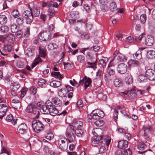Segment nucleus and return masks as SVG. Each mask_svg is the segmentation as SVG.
Returning <instances> with one entry per match:
<instances>
[{
    "label": "nucleus",
    "mask_w": 155,
    "mask_h": 155,
    "mask_svg": "<svg viewBox=\"0 0 155 155\" xmlns=\"http://www.w3.org/2000/svg\"><path fill=\"white\" fill-rule=\"evenodd\" d=\"M46 49L44 46H40L39 48V53L41 57L45 58L46 56Z\"/></svg>",
    "instance_id": "obj_25"
},
{
    "label": "nucleus",
    "mask_w": 155,
    "mask_h": 155,
    "mask_svg": "<svg viewBox=\"0 0 155 155\" xmlns=\"http://www.w3.org/2000/svg\"><path fill=\"white\" fill-rule=\"evenodd\" d=\"M83 103L82 101L81 100H79L77 101L76 104V106L79 108L80 107H81L83 106Z\"/></svg>",
    "instance_id": "obj_63"
},
{
    "label": "nucleus",
    "mask_w": 155,
    "mask_h": 155,
    "mask_svg": "<svg viewBox=\"0 0 155 155\" xmlns=\"http://www.w3.org/2000/svg\"><path fill=\"white\" fill-rule=\"evenodd\" d=\"M17 130L18 132L21 134L26 133L28 131V127L27 125L25 123H22L18 127Z\"/></svg>",
    "instance_id": "obj_12"
},
{
    "label": "nucleus",
    "mask_w": 155,
    "mask_h": 155,
    "mask_svg": "<svg viewBox=\"0 0 155 155\" xmlns=\"http://www.w3.org/2000/svg\"><path fill=\"white\" fill-rule=\"evenodd\" d=\"M7 21V18L4 15H0V24L1 25L5 24Z\"/></svg>",
    "instance_id": "obj_33"
},
{
    "label": "nucleus",
    "mask_w": 155,
    "mask_h": 155,
    "mask_svg": "<svg viewBox=\"0 0 155 155\" xmlns=\"http://www.w3.org/2000/svg\"><path fill=\"white\" fill-rule=\"evenodd\" d=\"M30 11H25L22 14V16L25 19L26 23L28 24H31L33 20V15L31 8Z\"/></svg>",
    "instance_id": "obj_4"
},
{
    "label": "nucleus",
    "mask_w": 155,
    "mask_h": 155,
    "mask_svg": "<svg viewBox=\"0 0 155 155\" xmlns=\"http://www.w3.org/2000/svg\"><path fill=\"white\" fill-rule=\"evenodd\" d=\"M75 30V31H77L78 33L81 34L82 38H83V36L84 37V38L86 37L87 39L88 38V35L86 34L84 35L82 33V32L81 31H80V28H79L78 27H76Z\"/></svg>",
    "instance_id": "obj_55"
},
{
    "label": "nucleus",
    "mask_w": 155,
    "mask_h": 155,
    "mask_svg": "<svg viewBox=\"0 0 155 155\" xmlns=\"http://www.w3.org/2000/svg\"><path fill=\"white\" fill-rule=\"evenodd\" d=\"M142 57L141 51L140 50H138L134 54H133V58L137 60H140Z\"/></svg>",
    "instance_id": "obj_30"
},
{
    "label": "nucleus",
    "mask_w": 155,
    "mask_h": 155,
    "mask_svg": "<svg viewBox=\"0 0 155 155\" xmlns=\"http://www.w3.org/2000/svg\"><path fill=\"white\" fill-rule=\"evenodd\" d=\"M92 82L91 79L89 78H87L85 76L82 79L79 81V84L83 85V84L84 85V89L85 90L89 86Z\"/></svg>",
    "instance_id": "obj_9"
},
{
    "label": "nucleus",
    "mask_w": 155,
    "mask_h": 155,
    "mask_svg": "<svg viewBox=\"0 0 155 155\" xmlns=\"http://www.w3.org/2000/svg\"><path fill=\"white\" fill-rule=\"evenodd\" d=\"M6 39L9 42L13 43L15 41V36L12 34H8L6 36Z\"/></svg>",
    "instance_id": "obj_31"
},
{
    "label": "nucleus",
    "mask_w": 155,
    "mask_h": 155,
    "mask_svg": "<svg viewBox=\"0 0 155 155\" xmlns=\"http://www.w3.org/2000/svg\"><path fill=\"white\" fill-rule=\"evenodd\" d=\"M147 16L145 14H143L141 15L140 17V20L141 23H145L146 20Z\"/></svg>",
    "instance_id": "obj_52"
},
{
    "label": "nucleus",
    "mask_w": 155,
    "mask_h": 155,
    "mask_svg": "<svg viewBox=\"0 0 155 155\" xmlns=\"http://www.w3.org/2000/svg\"><path fill=\"white\" fill-rule=\"evenodd\" d=\"M95 134L97 135V136L95 135L94 137L92 142L94 144V146L98 147L100 152L103 153L106 151L105 145L108 146L110 143L111 139L107 137L103 138V136H99L96 133Z\"/></svg>",
    "instance_id": "obj_1"
},
{
    "label": "nucleus",
    "mask_w": 155,
    "mask_h": 155,
    "mask_svg": "<svg viewBox=\"0 0 155 155\" xmlns=\"http://www.w3.org/2000/svg\"><path fill=\"white\" fill-rule=\"evenodd\" d=\"M26 111L28 113L32 114L35 115V117L38 118L39 114V109L37 108L35 105L30 104L28 105L26 109Z\"/></svg>",
    "instance_id": "obj_5"
},
{
    "label": "nucleus",
    "mask_w": 155,
    "mask_h": 155,
    "mask_svg": "<svg viewBox=\"0 0 155 155\" xmlns=\"http://www.w3.org/2000/svg\"><path fill=\"white\" fill-rule=\"evenodd\" d=\"M145 45L147 46L152 45L154 43L153 38L150 36H147L145 40Z\"/></svg>",
    "instance_id": "obj_19"
},
{
    "label": "nucleus",
    "mask_w": 155,
    "mask_h": 155,
    "mask_svg": "<svg viewBox=\"0 0 155 155\" xmlns=\"http://www.w3.org/2000/svg\"><path fill=\"white\" fill-rule=\"evenodd\" d=\"M40 110L43 114H50L52 116H55L58 113V110L53 107L52 103L49 100L46 101L45 105L41 107Z\"/></svg>",
    "instance_id": "obj_2"
},
{
    "label": "nucleus",
    "mask_w": 155,
    "mask_h": 155,
    "mask_svg": "<svg viewBox=\"0 0 155 155\" xmlns=\"http://www.w3.org/2000/svg\"><path fill=\"white\" fill-rule=\"evenodd\" d=\"M51 101L56 107H60L62 105L61 101L58 97H54L52 99Z\"/></svg>",
    "instance_id": "obj_24"
},
{
    "label": "nucleus",
    "mask_w": 155,
    "mask_h": 155,
    "mask_svg": "<svg viewBox=\"0 0 155 155\" xmlns=\"http://www.w3.org/2000/svg\"><path fill=\"white\" fill-rule=\"evenodd\" d=\"M94 123L97 127H100L102 126L104 124V122L103 120L98 119L96 120Z\"/></svg>",
    "instance_id": "obj_50"
},
{
    "label": "nucleus",
    "mask_w": 155,
    "mask_h": 155,
    "mask_svg": "<svg viewBox=\"0 0 155 155\" xmlns=\"http://www.w3.org/2000/svg\"><path fill=\"white\" fill-rule=\"evenodd\" d=\"M110 75H112L113 76H115V71L114 70V66L110 63L108 65L107 68V71L106 74Z\"/></svg>",
    "instance_id": "obj_14"
},
{
    "label": "nucleus",
    "mask_w": 155,
    "mask_h": 155,
    "mask_svg": "<svg viewBox=\"0 0 155 155\" xmlns=\"http://www.w3.org/2000/svg\"><path fill=\"white\" fill-rule=\"evenodd\" d=\"M96 111V112L97 113V114L98 115V116L99 117V119L103 117L104 114L103 112L100 110H95Z\"/></svg>",
    "instance_id": "obj_56"
},
{
    "label": "nucleus",
    "mask_w": 155,
    "mask_h": 155,
    "mask_svg": "<svg viewBox=\"0 0 155 155\" xmlns=\"http://www.w3.org/2000/svg\"><path fill=\"white\" fill-rule=\"evenodd\" d=\"M51 74L53 77L58 78L60 80L63 78V77L59 72H53L51 73Z\"/></svg>",
    "instance_id": "obj_39"
},
{
    "label": "nucleus",
    "mask_w": 155,
    "mask_h": 155,
    "mask_svg": "<svg viewBox=\"0 0 155 155\" xmlns=\"http://www.w3.org/2000/svg\"><path fill=\"white\" fill-rule=\"evenodd\" d=\"M127 65L124 63L120 64L117 68L118 72L121 74L125 73L127 71Z\"/></svg>",
    "instance_id": "obj_13"
},
{
    "label": "nucleus",
    "mask_w": 155,
    "mask_h": 155,
    "mask_svg": "<svg viewBox=\"0 0 155 155\" xmlns=\"http://www.w3.org/2000/svg\"><path fill=\"white\" fill-rule=\"evenodd\" d=\"M61 84L60 81L54 80L50 82V85L54 87H58L61 86Z\"/></svg>",
    "instance_id": "obj_27"
},
{
    "label": "nucleus",
    "mask_w": 155,
    "mask_h": 155,
    "mask_svg": "<svg viewBox=\"0 0 155 155\" xmlns=\"http://www.w3.org/2000/svg\"><path fill=\"white\" fill-rule=\"evenodd\" d=\"M58 47L57 45L55 43H52L49 44L48 45V48L49 50H52L56 49Z\"/></svg>",
    "instance_id": "obj_51"
},
{
    "label": "nucleus",
    "mask_w": 155,
    "mask_h": 155,
    "mask_svg": "<svg viewBox=\"0 0 155 155\" xmlns=\"http://www.w3.org/2000/svg\"><path fill=\"white\" fill-rule=\"evenodd\" d=\"M9 30V28L7 26H2L0 28V31L3 34L7 33Z\"/></svg>",
    "instance_id": "obj_42"
},
{
    "label": "nucleus",
    "mask_w": 155,
    "mask_h": 155,
    "mask_svg": "<svg viewBox=\"0 0 155 155\" xmlns=\"http://www.w3.org/2000/svg\"><path fill=\"white\" fill-rule=\"evenodd\" d=\"M125 81L127 84H130L133 83V78L130 74H126L125 79Z\"/></svg>",
    "instance_id": "obj_22"
},
{
    "label": "nucleus",
    "mask_w": 155,
    "mask_h": 155,
    "mask_svg": "<svg viewBox=\"0 0 155 155\" xmlns=\"http://www.w3.org/2000/svg\"><path fill=\"white\" fill-rule=\"evenodd\" d=\"M76 135L78 137H81L83 134V132L81 128L77 129L75 131Z\"/></svg>",
    "instance_id": "obj_45"
},
{
    "label": "nucleus",
    "mask_w": 155,
    "mask_h": 155,
    "mask_svg": "<svg viewBox=\"0 0 155 155\" xmlns=\"http://www.w3.org/2000/svg\"><path fill=\"white\" fill-rule=\"evenodd\" d=\"M72 124L74 127L77 129L81 128L83 125V123L82 122L76 119L73 120L72 121Z\"/></svg>",
    "instance_id": "obj_20"
},
{
    "label": "nucleus",
    "mask_w": 155,
    "mask_h": 155,
    "mask_svg": "<svg viewBox=\"0 0 155 155\" xmlns=\"http://www.w3.org/2000/svg\"><path fill=\"white\" fill-rule=\"evenodd\" d=\"M12 49V45L9 44H5L0 48V52L3 55H7L11 52Z\"/></svg>",
    "instance_id": "obj_7"
},
{
    "label": "nucleus",
    "mask_w": 155,
    "mask_h": 155,
    "mask_svg": "<svg viewBox=\"0 0 155 155\" xmlns=\"http://www.w3.org/2000/svg\"><path fill=\"white\" fill-rule=\"evenodd\" d=\"M128 64L130 67H137L139 66L140 62L136 60L130 59L128 62Z\"/></svg>",
    "instance_id": "obj_16"
},
{
    "label": "nucleus",
    "mask_w": 155,
    "mask_h": 155,
    "mask_svg": "<svg viewBox=\"0 0 155 155\" xmlns=\"http://www.w3.org/2000/svg\"><path fill=\"white\" fill-rule=\"evenodd\" d=\"M128 142L126 140H121L118 142L117 147L121 149H124L127 147Z\"/></svg>",
    "instance_id": "obj_18"
},
{
    "label": "nucleus",
    "mask_w": 155,
    "mask_h": 155,
    "mask_svg": "<svg viewBox=\"0 0 155 155\" xmlns=\"http://www.w3.org/2000/svg\"><path fill=\"white\" fill-rule=\"evenodd\" d=\"M11 14L14 18H17L19 16L20 14L18 10L14 9L11 12Z\"/></svg>",
    "instance_id": "obj_47"
},
{
    "label": "nucleus",
    "mask_w": 155,
    "mask_h": 155,
    "mask_svg": "<svg viewBox=\"0 0 155 155\" xmlns=\"http://www.w3.org/2000/svg\"><path fill=\"white\" fill-rule=\"evenodd\" d=\"M146 145L143 142H138L137 145V148L139 150H143L144 149Z\"/></svg>",
    "instance_id": "obj_48"
},
{
    "label": "nucleus",
    "mask_w": 155,
    "mask_h": 155,
    "mask_svg": "<svg viewBox=\"0 0 155 155\" xmlns=\"http://www.w3.org/2000/svg\"><path fill=\"white\" fill-rule=\"evenodd\" d=\"M114 86L116 87H119L122 85V82L121 80L118 78L114 79Z\"/></svg>",
    "instance_id": "obj_32"
},
{
    "label": "nucleus",
    "mask_w": 155,
    "mask_h": 155,
    "mask_svg": "<svg viewBox=\"0 0 155 155\" xmlns=\"http://www.w3.org/2000/svg\"><path fill=\"white\" fill-rule=\"evenodd\" d=\"M24 21V19L22 17H19L17 18L16 21V23L19 25H22Z\"/></svg>",
    "instance_id": "obj_59"
},
{
    "label": "nucleus",
    "mask_w": 155,
    "mask_h": 155,
    "mask_svg": "<svg viewBox=\"0 0 155 155\" xmlns=\"http://www.w3.org/2000/svg\"><path fill=\"white\" fill-rule=\"evenodd\" d=\"M104 59H102L100 60V63L101 65L103 68L105 66L106 63L108 60V59L107 58L103 57Z\"/></svg>",
    "instance_id": "obj_41"
},
{
    "label": "nucleus",
    "mask_w": 155,
    "mask_h": 155,
    "mask_svg": "<svg viewBox=\"0 0 155 155\" xmlns=\"http://www.w3.org/2000/svg\"><path fill=\"white\" fill-rule=\"evenodd\" d=\"M7 107L6 105L0 104V118L2 119L5 114Z\"/></svg>",
    "instance_id": "obj_17"
},
{
    "label": "nucleus",
    "mask_w": 155,
    "mask_h": 155,
    "mask_svg": "<svg viewBox=\"0 0 155 155\" xmlns=\"http://www.w3.org/2000/svg\"><path fill=\"white\" fill-rule=\"evenodd\" d=\"M77 61L79 63H83L85 61V58L84 56L82 55H78L77 56Z\"/></svg>",
    "instance_id": "obj_46"
},
{
    "label": "nucleus",
    "mask_w": 155,
    "mask_h": 155,
    "mask_svg": "<svg viewBox=\"0 0 155 155\" xmlns=\"http://www.w3.org/2000/svg\"><path fill=\"white\" fill-rule=\"evenodd\" d=\"M109 7L110 11L111 12H114L117 9L116 4L113 1L110 3Z\"/></svg>",
    "instance_id": "obj_26"
},
{
    "label": "nucleus",
    "mask_w": 155,
    "mask_h": 155,
    "mask_svg": "<svg viewBox=\"0 0 155 155\" xmlns=\"http://www.w3.org/2000/svg\"><path fill=\"white\" fill-rule=\"evenodd\" d=\"M88 119L91 120H98L99 119V117L97 114V113L95 110H93L91 114L90 115L88 116Z\"/></svg>",
    "instance_id": "obj_21"
},
{
    "label": "nucleus",
    "mask_w": 155,
    "mask_h": 155,
    "mask_svg": "<svg viewBox=\"0 0 155 155\" xmlns=\"http://www.w3.org/2000/svg\"><path fill=\"white\" fill-rule=\"evenodd\" d=\"M64 91H65V92H69L70 91H73V87L69 85H66L65 86V88H64Z\"/></svg>",
    "instance_id": "obj_62"
},
{
    "label": "nucleus",
    "mask_w": 155,
    "mask_h": 155,
    "mask_svg": "<svg viewBox=\"0 0 155 155\" xmlns=\"http://www.w3.org/2000/svg\"><path fill=\"white\" fill-rule=\"evenodd\" d=\"M33 14V19L34 17H38L40 14V11L38 9H35L34 11H32Z\"/></svg>",
    "instance_id": "obj_58"
},
{
    "label": "nucleus",
    "mask_w": 155,
    "mask_h": 155,
    "mask_svg": "<svg viewBox=\"0 0 155 155\" xmlns=\"http://www.w3.org/2000/svg\"><path fill=\"white\" fill-rule=\"evenodd\" d=\"M55 15L54 10L51 8H49L47 11V15L49 16V20H50L51 18L54 16Z\"/></svg>",
    "instance_id": "obj_37"
},
{
    "label": "nucleus",
    "mask_w": 155,
    "mask_h": 155,
    "mask_svg": "<svg viewBox=\"0 0 155 155\" xmlns=\"http://www.w3.org/2000/svg\"><path fill=\"white\" fill-rule=\"evenodd\" d=\"M20 87V85L17 82L12 83L10 85V89L12 95L15 96L17 95V91Z\"/></svg>",
    "instance_id": "obj_8"
},
{
    "label": "nucleus",
    "mask_w": 155,
    "mask_h": 155,
    "mask_svg": "<svg viewBox=\"0 0 155 155\" xmlns=\"http://www.w3.org/2000/svg\"><path fill=\"white\" fill-rule=\"evenodd\" d=\"M143 129L144 133L149 134L151 133L152 130V128L149 125H147L143 126Z\"/></svg>",
    "instance_id": "obj_40"
},
{
    "label": "nucleus",
    "mask_w": 155,
    "mask_h": 155,
    "mask_svg": "<svg viewBox=\"0 0 155 155\" xmlns=\"http://www.w3.org/2000/svg\"><path fill=\"white\" fill-rule=\"evenodd\" d=\"M115 77L112 75L105 74L104 76V78L105 81L108 83L111 82L114 78Z\"/></svg>",
    "instance_id": "obj_29"
},
{
    "label": "nucleus",
    "mask_w": 155,
    "mask_h": 155,
    "mask_svg": "<svg viewBox=\"0 0 155 155\" xmlns=\"http://www.w3.org/2000/svg\"><path fill=\"white\" fill-rule=\"evenodd\" d=\"M117 60L120 62L125 61H127L126 57L122 54H119L117 56Z\"/></svg>",
    "instance_id": "obj_36"
},
{
    "label": "nucleus",
    "mask_w": 155,
    "mask_h": 155,
    "mask_svg": "<svg viewBox=\"0 0 155 155\" xmlns=\"http://www.w3.org/2000/svg\"><path fill=\"white\" fill-rule=\"evenodd\" d=\"M148 80L146 75L143 76L142 75H140L138 76L137 81L140 83L145 82H147Z\"/></svg>",
    "instance_id": "obj_34"
},
{
    "label": "nucleus",
    "mask_w": 155,
    "mask_h": 155,
    "mask_svg": "<svg viewBox=\"0 0 155 155\" xmlns=\"http://www.w3.org/2000/svg\"><path fill=\"white\" fill-rule=\"evenodd\" d=\"M46 81L45 80L42 79H40L38 81V85L41 87H44L45 86Z\"/></svg>",
    "instance_id": "obj_44"
},
{
    "label": "nucleus",
    "mask_w": 155,
    "mask_h": 155,
    "mask_svg": "<svg viewBox=\"0 0 155 155\" xmlns=\"http://www.w3.org/2000/svg\"><path fill=\"white\" fill-rule=\"evenodd\" d=\"M17 66L18 68H22L24 67V64L22 61H19L17 62Z\"/></svg>",
    "instance_id": "obj_64"
},
{
    "label": "nucleus",
    "mask_w": 155,
    "mask_h": 155,
    "mask_svg": "<svg viewBox=\"0 0 155 155\" xmlns=\"http://www.w3.org/2000/svg\"><path fill=\"white\" fill-rule=\"evenodd\" d=\"M58 143L59 147L62 150H66L67 149L68 146V142L64 144H61L59 140Z\"/></svg>",
    "instance_id": "obj_38"
},
{
    "label": "nucleus",
    "mask_w": 155,
    "mask_h": 155,
    "mask_svg": "<svg viewBox=\"0 0 155 155\" xmlns=\"http://www.w3.org/2000/svg\"><path fill=\"white\" fill-rule=\"evenodd\" d=\"M74 132L73 126L68 124L67 126L66 134L69 142L74 141L75 140L74 134Z\"/></svg>",
    "instance_id": "obj_3"
},
{
    "label": "nucleus",
    "mask_w": 155,
    "mask_h": 155,
    "mask_svg": "<svg viewBox=\"0 0 155 155\" xmlns=\"http://www.w3.org/2000/svg\"><path fill=\"white\" fill-rule=\"evenodd\" d=\"M28 91V89L27 88H23L21 90V94L20 95L21 97H23L26 94V92Z\"/></svg>",
    "instance_id": "obj_61"
},
{
    "label": "nucleus",
    "mask_w": 155,
    "mask_h": 155,
    "mask_svg": "<svg viewBox=\"0 0 155 155\" xmlns=\"http://www.w3.org/2000/svg\"><path fill=\"white\" fill-rule=\"evenodd\" d=\"M107 4H101L100 5V8L101 10L103 12H106L108 10V9Z\"/></svg>",
    "instance_id": "obj_54"
},
{
    "label": "nucleus",
    "mask_w": 155,
    "mask_h": 155,
    "mask_svg": "<svg viewBox=\"0 0 155 155\" xmlns=\"http://www.w3.org/2000/svg\"><path fill=\"white\" fill-rule=\"evenodd\" d=\"M94 81L95 82V84L97 86L100 87L102 84V81L101 79H97L95 78Z\"/></svg>",
    "instance_id": "obj_57"
},
{
    "label": "nucleus",
    "mask_w": 155,
    "mask_h": 155,
    "mask_svg": "<svg viewBox=\"0 0 155 155\" xmlns=\"http://www.w3.org/2000/svg\"><path fill=\"white\" fill-rule=\"evenodd\" d=\"M147 58L149 59H153L155 57V51L153 50L149 51L147 52Z\"/></svg>",
    "instance_id": "obj_28"
},
{
    "label": "nucleus",
    "mask_w": 155,
    "mask_h": 155,
    "mask_svg": "<svg viewBox=\"0 0 155 155\" xmlns=\"http://www.w3.org/2000/svg\"><path fill=\"white\" fill-rule=\"evenodd\" d=\"M32 127L36 132L38 133L42 130L44 125L39 120H35L32 122Z\"/></svg>",
    "instance_id": "obj_6"
},
{
    "label": "nucleus",
    "mask_w": 155,
    "mask_h": 155,
    "mask_svg": "<svg viewBox=\"0 0 155 155\" xmlns=\"http://www.w3.org/2000/svg\"><path fill=\"white\" fill-rule=\"evenodd\" d=\"M11 31L12 33H15L17 31V26L15 24L12 25L11 26Z\"/></svg>",
    "instance_id": "obj_60"
},
{
    "label": "nucleus",
    "mask_w": 155,
    "mask_h": 155,
    "mask_svg": "<svg viewBox=\"0 0 155 155\" xmlns=\"http://www.w3.org/2000/svg\"><path fill=\"white\" fill-rule=\"evenodd\" d=\"M97 60L96 59L95 61L94 62H87V64L89 66H87V68H91L94 69H95L97 68Z\"/></svg>",
    "instance_id": "obj_35"
},
{
    "label": "nucleus",
    "mask_w": 155,
    "mask_h": 155,
    "mask_svg": "<svg viewBox=\"0 0 155 155\" xmlns=\"http://www.w3.org/2000/svg\"><path fill=\"white\" fill-rule=\"evenodd\" d=\"M136 94L135 91L134 90H131L130 91L128 92V96L130 98H133L135 97Z\"/></svg>",
    "instance_id": "obj_53"
},
{
    "label": "nucleus",
    "mask_w": 155,
    "mask_h": 155,
    "mask_svg": "<svg viewBox=\"0 0 155 155\" xmlns=\"http://www.w3.org/2000/svg\"><path fill=\"white\" fill-rule=\"evenodd\" d=\"M41 61V59L40 57H38L35 60L34 62L32 63L31 66L32 68H33L40 62Z\"/></svg>",
    "instance_id": "obj_49"
},
{
    "label": "nucleus",
    "mask_w": 155,
    "mask_h": 155,
    "mask_svg": "<svg viewBox=\"0 0 155 155\" xmlns=\"http://www.w3.org/2000/svg\"><path fill=\"white\" fill-rule=\"evenodd\" d=\"M132 152L130 148L123 150H118L115 152L116 155H131Z\"/></svg>",
    "instance_id": "obj_15"
},
{
    "label": "nucleus",
    "mask_w": 155,
    "mask_h": 155,
    "mask_svg": "<svg viewBox=\"0 0 155 155\" xmlns=\"http://www.w3.org/2000/svg\"><path fill=\"white\" fill-rule=\"evenodd\" d=\"M145 75L148 80L152 81L155 78V71L151 69L146 70Z\"/></svg>",
    "instance_id": "obj_11"
},
{
    "label": "nucleus",
    "mask_w": 155,
    "mask_h": 155,
    "mask_svg": "<svg viewBox=\"0 0 155 155\" xmlns=\"http://www.w3.org/2000/svg\"><path fill=\"white\" fill-rule=\"evenodd\" d=\"M17 120V119H14L13 116L11 114H9L6 117V120L8 122H11L12 124L13 125L16 124Z\"/></svg>",
    "instance_id": "obj_23"
},
{
    "label": "nucleus",
    "mask_w": 155,
    "mask_h": 155,
    "mask_svg": "<svg viewBox=\"0 0 155 155\" xmlns=\"http://www.w3.org/2000/svg\"><path fill=\"white\" fill-rule=\"evenodd\" d=\"M25 52L28 57H31L34 54V50L31 48H27Z\"/></svg>",
    "instance_id": "obj_43"
},
{
    "label": "nucleus",
    "mask_w": 155,
    "mask_h": 155,
    "mask_svg": "<svg viewBox=\"0 0 155 155\" xmlns=\"http://www.w3.org/2000/svg\"><path fill=\"white\" fill-rule=\"evenodd\" d=\"M38 38L42 41H49L51 37L49 33L47 32H42L38 35Z\"/></svg>",
    "instance_id": "obj_10"
}]
</instances>
